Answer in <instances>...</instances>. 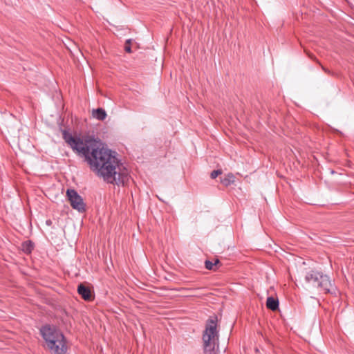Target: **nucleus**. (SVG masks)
Here are the masks:
<instances>
[{
	"label": "nucleus",
	"mask_w": 354,
	"mask_h": 354,
	"mask_svg": "<svg viewBox=\"0 0 354 354\" xmlns=\"http://www.w3.org/2000/svg\"><path fill=\"white\" fill-rule=\"evenodd\" d=\"M115 154V151L95 142L86 161L106 183L123 185L128 180V172Z\"/></svg>",
	"instance_id": "1"
},
{
	"label": "nucleus",
	"mask_w": 354,
	"mask_h": 354,
	"mask_svg": "<svg viewBox=\"0 0 354 354\" xmlns=\"http://www.w3.org/2000/svg\"><path fill=\"white\" fill-rule=\"evenodd\" d=\"M218 339V319L216 316H212L207 320L203 333L204 353L216 354Z\"/></svg>",
	"instance_id": "2"
},
{
	"label": "nucleus",
	"mask_w": 354,
	"mask_h": 354,
	"mask_svg": "<svg viewBox=\"0 0 354 354\" xmlns=\"http://www.w3.org/2000/svg\"><path fill=\"white\" fill-rule=\"evenodd\" d=\"M62 136L63 139L71 147V148L78 155L84 156L85 158V160H86V156H88L96 142L93 140L84 141L80 137L72 136L71 133L66 130L62 131Z\"/></svg>",
	"instance_id": "3"
},
{
	"label": "nucleus",
	"mask_w": 354,
	"mask_h": 354,
	"mask_svg": "<svg viewBox=\"0 0 354 354\" xmlns=\"http://www.w3.org/2000/svg\"><path fill=\"white\" fill-rule=\"evenodd\" d=\"M305 280L313 286L317 287L325 293L332 292L333 284L328 276L322 272L311 270L306 273Z\"/></svg>",
	"instance_id": "4"
},
{
	"label": "nucleus",
	"mask_w": 354,
	"mask_h": 354,
	"mask_svg": "<svg viewBox=\"0 0 354 354\" xmlns=\"http://www.w3.org/2000/svg\"><path fill=\"white\" fill-rule=\"evenodd\" d=\"M40 333L45 340L46 343H50L53 345L55 339L59 342V338H63L64 335L55 326L50 325H46L41 328Z\"/></svg>",
	"instance_id": "5"
},
{
	"label": "nucleus",
	"mask_w": 354,
	"mask_h": 354,
	"mask_svg": "<svg viewBox=\"0 0 354 354\" xmlns=\"http://www.w3.org/2000/svg\"><path fill=\"white\" fill-rule=\"evenodd\" d=\"M66 195L73 209L77 210L79 212H84L85 211L84 201L82 196H80L75 189H67Z\"/></svg>",
	"instance_id": "6"
},
{
	"label": "nucleus",
	"mask_w": 354,
	"mask_h": 354,
	"mask_svg": "<svg viewBox=\"0 0 354 354\" xmlns=\"http://www.w3.org/2000/svg\"><path fill=\"white\" fill-rule=\"evenodd\" d=\"M53 341V345L50 344L49 342L46 344L50 351L54 354H66L67 352V346L64 336H63V338H59V343L57 342V339Z\"/></svg>",
	"instance_id": "7"
},
{
	"label": "nucleus",
	"mask_w": 354,
	"mask_h": 354,
	"mask_svg": "<svg viewBox=\"0 0 354 354\" xmlns=\"http://www.w3.org/2000/svg\"><path fill=\"white\" fill-rule=\"evenodd\" d=\"M77 292L82 298L86 301H91L92 299V295L90 288L82 283L77 286Z\"/></svg>",
	"instance_id": "8"
},
{
	"label": "nucleus",
	"mask_w": 354,
	"mask_h": 354,
	"mask_svg": "<svg viewBox=\"0 0 354 354\" xmlns=\"http://www.w3.org/2000/svg\"><path fill=\"white\" fill-rule=\"evenodd\" d=\"M92 115L93 118L100 121L105 120L107 116L105 110L102 108L93 109L92 111Z\"/></svg>",
	"instance_id": "9"
},
{
	"label": "nucleus",
	"mask_w": 354,
	"mask_h": 354,
	"mask_svg": "<svg viewBox=\"0 0 354 354\" xmlns=\"http://www.w3.org/2000/svg\"><path fill=\"white\" fill-rule=\"evenodd\" d=\"M266 306L271 310H276L279 308V301L272 297H268L266 301Z\"/></svg>",
	"instance_id": "10"
},
{
	"label": "nucleus",
	"mask_w": 354,
	"mask_h": 354,
	"mask_svg": "<svg viewBox=\"0 0 354 354\" xmlns=\"http://www.w3.org/2000/svg\"><path fill=\"white\" fill-rule=\"evenodd\" d=\"M221 182L225 186H229L234 182V176L232 174H227L224 178H221Z\"/></svg>",
	"instance_id": "11"
},
{
	"label": "nucleus",
	"mask_w": 354,
	"mask_h": 354,
	"mask_svg": "<svg viewBox=\"0 0 354 354\" xmlns=\"http://www.w3.org/2000/svg\"><path fill=\"white\" fill-rule=\"evenodd\" d=\"M22 250L26 253L29 254L33 250L34 245L33 243L30 241H25L22 243Z\"/></svg>",
	"instance_id": "12"
},
{
	"label": "nucleus",
	"mask_w": 354,
	"mask_h": 354,
	"mask_svg": "<svg viewBox=\"0 0 354 354\" xmlns=\"http://www.w3.org/2000/svg\"><path fill=\"white\" fill-rule=\"evenodd\" d=\"M218 263H219V260L216 259L214 263H213L211 261L206 260L205 261V268L209 270H214V266H216Z\"/></svg>",
	"instance_id": "13"
},
{
	"label": "nucleus",
	"mask_w": 354,
	"mask_h": 354,
	"mask_svg": "<svg viewBox=\"0 0 354 354\" xmlns=\"http://www.w3.org/2000/svg\"><path fill=\"white\" fill-rule=\"evenodd\" d=\"M131 39H127L126 41V44H125V46H124V50L126 52L130 53H131V46H130V44H131Z\"/></svg>",
	"instance_id": "14"
},
{
	"label": "nucleus",
	"mask_w": 354,
	"mask_h": 354,
	"mask_svg": "<svg viewBox=\"0 0 354 354\" xmlns=\"http://www.w3.org/2000/svg\"><path fill=\"white\" fill-rule=\"evenodd\" d=\"M221 173H222V171H221V170H220V169L214 170V171H212V173H211V175H210V176H211V178H212V179H214V178H216L218 175L221 174Z\"/></svg>",
	"instance_id": "15"
}]
</instances>
